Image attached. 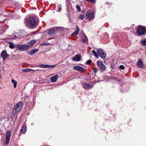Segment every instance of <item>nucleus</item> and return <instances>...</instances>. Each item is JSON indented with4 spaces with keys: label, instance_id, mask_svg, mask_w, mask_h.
Here are the masks:
<instances>
[{
    "label": "nucleus",
    "instance_id": "obj_1",
    "mask_svg": "<svg viewBox=\"0 0 146 146\" xmlns=\"http://www.w3.org/2000/svg\"><path fill=\"white\" fill-rule=\"evenodd\" d=\"M25 21L31 29H33L36 24V21L33 17L26 18Z\"/></svg>",
    "mask_w": 146,
    "mask_h": 146
},
{
    "label": "nucleus",
    "instance_id": "obj_2",
    "mask_svg": "<svg viewBox=\"0 0 146 146\" xmlns=\"http://www.w3.org/2000/svg\"><path fill=\"white\" fill-rule=\"evenodd\" d=\"M23 105V103L21 102H19L14 106L13 112L15 114L19 113L21 110Z\"/></svg>",
    "mask_w": 146,
    "mask_h": 146
},
{
    "label": "nucleus",
    "instance_id": "obj_3",
    "mask_svg": "<svg viewBox=\"0 0 146 146\" xmlns=\"http://www.w3.org/2000/svg\"><path fill=\"white\" fill-rule=\"evenodd\" d=\"M146 31V27H139L137 29V32L139 36L144 35Z\"/></svg>",
    "mask_w": 146,
    "mask_h": 146
},
{
    "label": "nucleus",
    "instance_id": "obj_4",
    "mask_svg": "<svg viewBox=\"0 0 146 146\" xmlns=\"http://www.w3.org/2000/svg\"><path fill=\"white\" fill-rule=\"evenodd\" d=\"M98 54L102 59H104L106 58V53L101 48H98L97 51Z\"/></svg>",
    "mask_w": 146,
    "mask_h": 146
},
{
    "label": "nucleus",
    "instance_id": "obj_5",
    "mask_svg": "<svg viewBox=\"0 0 146 146\" xmlns=\"http://www.w3.org/2000/svg\"><path fill=\"white\" fill-rule=\"evenodd\" d=\"M86 17L89 20H92L94 17V14L92 11H89L86 13Z\"/></svg>",
    "mask_w": 146,
    "mask_h": 146
},
{
    "label": "nucleus",
    "instance_id": "obj_6",
    "mask_svg": "<svg viewBox=\"0 0 146 146\" xmlns=\"http://www.w3.org/2000/svg\"><path fill=\"white\" fill-rule=\"evenodd\" d=\"M11 135V133L10 131H7L6 134V139L5 143L6 145H8L9 143V141Z\"/></svg>",
    "mask_w": 146,
    "mask_h": 146
},
{
    "label": "nucleus",
    "instance_id": "obj_7",
    "mask_svg": "<svg viewBox=\"0 0 146 146\" xmlns=\"http://www.w3.org/2000/svg\"><path fill=\"white\" fill-rule=\"evenodd\" d=\"M17 48L20 50L25 51L28 50L29 46L27 45H21L17 46Z\"/></svg>",
    "mask_w": 146,
    "mask_h": 146
},
{
    "label": "nucleus",
    "instance_id": "obj_8",
    "mask_svg": "<svg viewBox=\"0 0 146 146\" xmlns=\"http://www.w3.org/2000/svg\"><path fill=\"white\" fill-rule=\"evenodd\" d=\"M9 56V55L7 54L5 50L3 51L1 54V56L3 60L6 59Z\"/></svg>",
    "mask_w": 146,
    "mask_h": 146
},
{
    "label": "nucleus",
    "instance_id": "obj_9",
    "mask_svg": "<svg viewBox=\"0 0 146 146\" xmlns=\"http://www.w3.org/2000/svg\"><path fill=\"white\" fill-rule=\"evenodd\" d=\"M137 66L139 68H144L145 67L142 60L140 58H139L137 62Z\"/></svg>",
    "mask_w": 146,
    "mask_h": 146
},
{
    "label": "nucleus",
    "instance_id": "obj_10",
    "mask_svg": "<svg viewBox=\"0 0 146 146\" xmlns=\"http://www.w3.org/2000/svg\"><path fill=\"white\" fill-rule=\"evenodd\" d=\"M56 65H47L44 64H41L40 65H39L38 66L39 67H40L42 68H53Z\"/></svg>",
    "mask_w": 146,
    "mask_h": 146
},
{
    "label": "nucleus",
    "instance_id": "obj_11",
    "mask_svg": "<svg viewBox=\"0 0 146 146\" xmlns=\"http://www.w3.org/2000/svg\"><path fill=\"white\" fill-rule=\"evenodd\" d=\"M97 64L98 66L100 68L101 70L104 71L106 69V67L102 62L100 61H98Z\"/></svg>",
    "mask_w": 146,
    "mask_h": 146
},
{
    "label": "nucleus",
    "instance_id": "obj_12",
    "mask_svg": "<svg viewBox=\"0 0 146 146\" xmlns=\"http://www.w3.org/2000/svg\"><path fill=\"white\" fill-rule=\"evenodd\" d=\"M83 86L85 89L88 90L92 88L93 85H90L86 83H85L83 84Z\"/></svg>",
    "mask_w": 146,
    "mask_h": 146
},
{
    "label": "nucleus",
    "instance_id": "obj_13",
    "mask_svg": "<svg viewBox=\"0 0 146 146\" xmlns=\"http://www.w3.org/2000/svg\"><path fill=\"white\" fill-rule=\"evenodd\" d=\"M74 70L79 71H84V68L80 66H76L73 68Z\"/></svg>",
    "mask_w": 146,
    "mask_h": 146
},
{
    "label": "nucleus",
    "instance_id": "obj_14",
    "mask_svg": "<svg viewBox=\"0 0 146 146\" xmlns=\"http://www.w3.org/2000/svg\"><path fill=\"white\" fill-rule=\"evenodd\" d=\"M56 33V30L55 29H50L48 33L49 35L50 36H53Z\"/></svg>",
    "mask_w": 146,
    "mask_h": 146
},
{
    "label": "nucleus",
    "instance_id": "obj_15",
    "mask_svg": "<svg viewBox=\"0 0 146 146\" xmlns=\"http://www.w3.org/2000/svg\"><path fill=\"white\" fill-rule=\"evenodd\" d=\"M81 58V56L79 54L76 55L73 58L72 60L76 62L79 61Z\"/></svg>",
    "mask_w": 146,
    "mask_h": 146
},
{
    "label": "nucleus",
    "instance_id": "obj_16",
    "mask_svg": "<svg viewBox=\"0 0 146 146\" xmlns=\"http://www.w3.org/2000/svg\"><path fill=\"white\" fill-rule=\"evenodd\" d=\"M27 127L25 125H23L20 131V133L21 134L25 133L27 131Z\"/></svg>",
    "mask_w": 146,
    "mask_h": 146
},
{
    "label": "nucleus",
    "instance_id": "obj_17",
    "mask_svg": "<svg viewBox=\"0 0 146 146\" xmlns=\"http://www.w3.org/2000/svg\"><path fill=\"white\" fill-rule=\"evenodd\" d=\"M36 42V40H33L30 41L28 43L29 47L33 46Z\"/></svg>",
    "mask_w": 146,
    "mask_h": 146
},
{
    "label": "nucleus",
    "instance_id": "obj_18",
    "mask_svg": "<svg viewBox=\"0 0 146 146\" xmlns=\"http://www.w3.org/2000/svg\"><path fill=\"white\" fill-rule=\"evenodd\" d=\"M79 32V28L77 26L76 27V29L74 32L72 34V36H74L75 35H77Z\"/></svg>",
    "mask_w": 146,
    "mask_h": 146
},
{
    "label": "nucleus",
    "instance_id": "obj_19",
    "mask_svg": "<svg viewBox=\"0 0 146 146\" xmlns=\"http://www.w3.org/2000/svg\"><path fill=\"white\" fill-rule=\"evenodd\" d=\"M58 77V75H56L54 76H52L51 78L50 79L51 82H55L57 80Z\"/></svg>",
    "mask_w": 146,
    "mask_h": 146
},
{
    "label": "nucleus",
    "instance_id": "obj_20",
    "mask_svg": "<svg viewBox=\"0 0 146 146\" xmlns=\"http://www.w3.org/2000/svg\"><path fill=\"white\" fill-rule=\"evenodd\" d=\"M38 51V49H33L30 50L29 52V54L31 55H33V54H35V53H36Z\"/></svg>",
    "mask_w": 146,
    "mask_h": 146
},
{
    "label": "nucleus",
    "instance_id": "obj_21",
    "mask_svg": "<svg viewBox=\"0 0 146 146\" xmlns=\"http://www.w3.org/2000/svg\"><path fill=\"white\" fill-rule=\"evenodd\" d=\"M88 39L86 36V35L84 34V36L82 37V42L84 43H86L87 42V41Z\"/></svg>",
    "mask_w": 146,
    "mask_h": 146
},
{
    "label": "nucleus",
    "instance_id": "obj_22",
    "mask_svg": "<svg viewBox=\"0 0 146 146\" xmlns=\"http://www.w3.org/2000/svg\"><path fill=\"white\" fill-rule=\"evenodd\" d=\"M17 35L19 36L20 38H22L25 35L23 34V32H20L17 33Z\"/></svg>",
    "mask_w": 146,
    "mask_h": 146
},
{
    "label": "nucleus",
    "instance_id": "obj_23",
    "mask_svg": "<svg viewBox=\"0 0 146 146\" xmlns=\"http://www.w3.org/2000/svg\"><path fill=\"white\" fill-rule=\"evenodd\" d=\"M11 82L13 84L14 88H15L17 87V82L14 80L12 79L11 80Z\"/></svg>",
    "mask_w": 146,
    "mask_h": 146
},
{
    "label": "nucleus",
    "instance_id": "obj_24",
    "mask_svg": "<svg viewBox=\"0 0 146 146\" xmlns=\"http://www.w3.org/2000/svg\"><path fill=\"white\" fill-rule=\"evenodd\" d=\"M22 71L23 72H27L30 71H34L35 70H33V69H31V68H26V69H23Z\"/></svg>",
    "mask_w": 146,
    "mask_h": 146
},
{
    "label": "nucleus",
    "instance_id": "obj_25",
    "mask_svg": "<svg viewBox=\"0 0 146 146\" xmlns=\"http://www.w3.org/2000/svg\"><path fill=\"white\" fill-rule=\"evenodd\" d=\"M57 11L59 12L61 11V5L60 4H58L57 6Z\"/></svg>",
    "mask_w": 146,
    "mask_h": 146
},
{
    "label": "nucleus",
    "instance_id": "obj_26",
    "mask_svg": "<svg viewBox=\"0 0 146 146\" xmlns=\"http://www.w3.org/2000/svg\"><path fill=\"white\" fill-rule=\"evenodd\" d=\"M9 43L10 44L9 45V47L11 49H13L14 47V46L12 42H9Z\"/></svg>",
    "mask_w": 146,
    "mask_h": 146
},
{
    "label": "nucleus",
    "instance_id": "obj_27",
    "mask_svg": "<svg viewBox=\"0 0 146 146\" xmlns=\"http://www.w3.org/2000/svg\"><path fill=\"white\" fill-rule=\"evenodd\" d=\"M92 54H94V56L96 57L97 58H98V56L96 52L94 50H92Z\"/></svg>",
    "mask_w": 146,
    "mask_h": 146
},
{
    "label": "nucleus",
    "instance_id": "obj_28",
    "mask_svg": "<svg viewBox=\"0 0 146 146\" xmlns=\"http://www.w3.org/2000/svg\"><path fill=\"white\" fill-rule=\"evenodd\" d=\"M141 42L143 44L146 45V39L142 40Z\"/></svg>",
    "mask_w": 146,
    "mask_h": 146
},
{
    "label": "nucleus",
    "instance_id": "obj_29",
    "mask_svg": "<svg viewBox=\"0 0 146 146\" xmlns=\"http://www.w3.org/2000/svg\"><path fill=\"white\" fill-rule=\"evenodd\" d=\"M76 8V9H77V10L79 12H80L81 11V9H80V7L78 5H77Z\"/></svg>",
    "mask_w": 146,
    "mask_h": 146
},
{
    "label": "nucleus",
    "instance_id": "obj_30",
    "mask_svg": "<svg viewBox=\"0 0 146 146\" xmlns=\"http://www.w3.org/2000/svg\"><path fill=\"white\" fill-rule=\"evenodd\" d=\"M88 2H90L93 3H94L95 2L96 0H86Z\"/></svg>",
    "mask_w": 146,
    "mask_h": 146
},
{
    "label": "nucleus",
    "instance_id": "obj_31",
    "mask_svg": "<svg viewBox=\"0 0 146 146\" xmlns=\"http://www.w3.org/2000/svg\"><path fill=\"white\" fill-rule=\"evenodd\" d=\"M92 62V61L91 60H88L87 61L86 63L90 65L91 64Z\"/></svg>",
    "mask_w": 146,
    "mask_h": 146
},
{
    "label": "nucleus",
    "instance_id": "obj_32",
    "mask_svg": "<svg viewBox=\"0 0 146 146\" xmlns=\"http://www.w3.org/2000/svg\"><path fill=\"white\" fill-rule=\"evenodd\" d=\"M120 69L123 70L124 68V66L123 65H121L119 66Z\"/></svg>",
    "mask_w": 146,
    "mask_h": 146
},
{
    "label": "nucleus",
    "instance_id": "obj_33",
    "mask_svg": "<svg viewBox=\"0 0 146 146\" xmlns=\"http://www.w3.org/2000/svg\"><path fill=\"white\" fill-rule=\"evenodd\" d=\"M84 18V16L82 15H80L79 16V19H83Z\"/></svg>",
    "mask_w": 146,
    "mask_h": 146
},
{
    "label": "nucleus",
    "instance_id": "obj_34",
    "mask_svg": "<svg viewBox=\"0 0 146 146\" xmlns=\"http://www.w3.org/2000/svg\"><path fill=\"white\" fill-rule=\"evenodd\" d=\"M93 71L95 73H96L97 71V69L95 67L93 68Z\"/></svg>",
    "mask_w": 146,
    "mask_h": 146
},
{
    "label": "nucleus",
    "instance_id": "obj_35",
    "mask_svg": "<svg viewBox=\"0 0 146 146\" xmlns=\"http://www.w3.org/2000/svg\"><path fill=\"white\" fill-rule=\"evenodd\" d=\"M10 106H12V104H11V105H10Z\"/></svg>",
    "mask_w": 146,
    "mask_h": 146
},
{
    "label": "nucleus",
    "instance_id": "obj_36",
    "mask_svg": "<svg viewBox=\"0 0 146 146\" xmlns=\"http://www.w3.org/2000/svg\"><path fill=\"white\" fill-rule=\"evenodd\" d=\"M37 70V71H38V70Z\"/></svg>",
    "mask_w": 146,
    "mask_h": 146
},
{
    "label": "nucleus",
    "instance_id": "obj_37",
    "mask_svg": "<svg viewBox=\"0 0 146 146\" xmlns=\"http://www.w3.org/2000/svg\"><path fill=\"white\" fill-rule=\"evenodd\" d=\"M33 125V124H31V125Z\"/></svg>",
    "mask_w": 146,
    "mask_h": 146
},
{
    "label": "nucleus",
    "instance_id": "obj_38",
    "mask_svg": "<svg viewBox=\"0 0 146 146\" xmlns=\"http://www.w3.org/2000/svg\"><path fill=\"white\" fill-rule=\"evenodd\" d=\"M33 125V124H31V125Z\"/></svg>",
    "mask_w": 146,
    "mask_h": 146
}]
</instances>
